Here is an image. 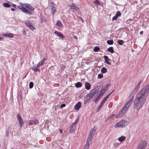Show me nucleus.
Wrapping results in <instances>:
<instances>
[{"label":"nucleus","instance_id":"c03bdc74","mask_svg":"<svg viewBox=\"0 0 149 149\" xmlns=\"http://www.w3.org/2000/svg\"><path fill=\"white\" fill-rule=\"evenodd\" d=\"M65 104H62L60 106V108H62L63 107H65Z\"/></svg>","mask_w":149,"mask_h":149},{"label":"nucleus","instance_id":"8fccbe9b","mask_svg":"<svg viewBox=\"0 0 149 149\" xmlns=\"http://www.w3.org/2000/svg\"><path fill=\"white\" fill-rule=\"evenodd\" d=\"M40 69L37 68L34 70V71H36V72H37V71L40 72Z\"/></svg>","mask_w":149,"mask_h":149},{"label":"nucleus","instance_id":"c9c22d12","mask_svg":"<svg viewBox=\"0 0 149 149\" xmlns=\"http://www.w3.org/2000/svg\"><path fill=\"white\" fill-rule=\"evenodd\" d=\"M118 17V16H121V14L120 12L119 11H118L116 15Z\"/></svg>","mask_w":149,"mask_h":149},{"label":"nucleus","instance_id":"37998d69","mask_svg":"<svg viewBox=\"0 0 149 149\" xmlns=\"http://www.w3.org/2000/svg\"><path fill=\"white\" fill-rule=\"evenodd\" d=\"M118 17L117 16H116V15H115V16H114L113 18H112V20H116L117 19V17Z\"/></svg>","mask_w":149,"mask_h":149},{"label":"nucleus","instance_id":"473e14b6","mask_svg":"<svg viewBox=\"0 0 149 149\" xmlns=\"http://www.w3.org/2000/svg\"><path fill=\"white\" fill-rule=\"evenodd\" d=\"M100 48L97 46H96L94 47V51L95 52H97L98 51L100 50Z\"/></svg>","mask_w":149,"mask_h":149},{"label":"nucleus","instance_id":"de8ad7c7","mask_svg":"<svg viewBox=\"0 0 149 149\" xmlns=\"http://www.w3.org/2000/svg\"><path fill=\"white\" fill-rule=\"evenodd\" d=\"M22 33L24 35H26V32L25 30H23L22 31Z\"/></svg>","mask_w":149,"mask_h":149},{"label":"nucleus","instance_id":"3c124183","mask_svg":"<svg viewBox=\"0 0 149 149\" xmlns=\"http://www.w3.org/2000/svg\"><path fill=\"white\" fill-rule=\"evenodd\" d=\"M106 100H105V99H104V98L103 99V100H102V101L101 102H102L104 104L106 101Z\"/></svg>","mask_w":149,"mask_h":149},{"label":"nucleus","instance_id":"338daca9","mask_svg":"<svg viewBox=\"0 0 149 149\" xmlns=\"http://www.w3.org/2000/svg\"><path fill=\"white\" fill-rule=\"evenodd\" d=\"M74 38L75 39H77V38H76V36H74Z\"/></svg>","mask_w":149,"mask_h":149},{"label":"nucleus","instance_id":"0eeeda50","mask_svg":"<svg viewBox=\"0 0 149 149\" xmlns=\"http://www.w3.org/2000/svg\"><path fill=\"white\" fill-rule=\"evenodd\" d=\"M146 142L145 140H142L140 142L137 149H145L147 145Z\"/></svg>","mask_w":149,"mask_h":149},{"label":"nucleus","instance_id":"9d476101","mask_svg":"<svg viewBox=\"0 0 149 149\" xmlns=\"http://www.w3.org/2000/svg\"><path fill=\"white\" fill-rule=\"evenodd\" d=\"M76 125L72 123L71 126L70 127L69 129L70 132L71 133H72L74 132L75 128H76Z\"/></svg>","mask_w":149,"mask_h":149},{"label":"nucleus","instance_id":"e2e57ef3","mask_svg":"<svg viewBox=\"0 0 149 149\" xmlns=\"http://www.w3.org/2000/svg\"><path fill=\"white\" fill-rule=\"evenodd\" d=\"M108 98V97H107V96H106V97L104 98V99H105V100H107V99Z\"/></svg>","mask_w":149,"mask_h":149},{"label":"nucleus","instance_id":"0e129e2a","mask_svg":"<svg viewBox=\"0 0 149 149\" xmlns=\"http://www.w3.org/2000/svg\"><path fill=\"white\" fill-rule=\"evenodd\" d=\"M115 91V90H114L113 91H111V92L110 93H111V94Z\"/></svg>","mask_w":149,"mask_h":149},{"label":"nucleus","instance_id":"4468645a","mask_svg":"<svg viewBox=\"0 0 149 149\" xmlns=\"http://www.w3.org/2000/svg\"><path fill=\"white\" fill-rule=\"evenodd\" d=\"M81 103L80 102H78V103L75 105V109L77 110H79L81 107Z\"/></svg>","mask_w":149,"mask_h":149},{"label":"nucleus","instance_id":"052dcab7","mask_svg":"<svg viewBox=\"0 0 149 149\" xmlns=\"http://www.w3.org/2000/svg\"><path fill=\"white\" fill-rule=\"evenodd\" d=\"M11 10L12 11H14L15 9L14 8H12L11 9Z\"/></svg>","mask_w":149,"mask_h":149},{"label":"nucleus","instance_id":"aec40b11","mask_svg":"<svg viewBox=\"0 0 149 149\" xmlns=\"http://www.w3.org/2000/svg\"><path fill=\"white\" fill-rule=\"evenodd\" d=\"M54 33L55 34H56L58 37H60L61 38H63V34L60 33L58 31H55L54 32Z\"/></svg>","mask_w":149,"mask_h":149},{"label":"nucleus","instance_id":"13d9d810","mask_svg":"<svg viewBox=\"0 0 149 149\" xmlns=\"http://www.w3.org/2000/svg\"><path fill=\"white\" fill-rule=\"evenodd\" d=\"M12 6H13V7H14V8H15L16 7V5H15V4H13L12 5Z\"/></svg>","mask_w":149,"mask_h":149},{"label":"nucleus","instance_id":"680f3d73","mask_svg":"<svg viewBox=\"0 0 149 149\" xmlns=\"http://www.w3.org/2000/svg\"><path fill=\"white\" fill-rule=\"evenodd\" d=\"M80 19L82 21V22H84V20L82 18H80Z\"/></svg>","mask_w":149,"mask_h":149},{"label":"nucleus","instance_id":"cd10ccee","mask_svg":"<svg viewBox=\"0 0 149 149\" xmlns=\"http://www.w3.org/2000/svg\"><path fill=\"white\" fill-rule=\"evenodd\" d=\"M107 43L110 45H112L113 44V40H109L107 41Z\"/></svg>","mask_w":149,"mask_h":149},{"label":"nucleus","instance_id":"f257e3e1","mask_svg":"<svg viewBox=\"0 0 149 149\" xmlns=\"http://www.w3.org/2000/svg\"><path fill=\"white\" fill-rule=\"evenodd\" d=\"M149 86H146L141 89L137 94L136 98L145 102L149 93Z\"/></svg>","mask_w":149,"mask_h":149},{"label":"nucleus","instance_id":"864d4df0","mask_svg":"<svg viewBox=\"0 0 149 149\" xmlns=\"http://www.w3.org/2000/svg\"><path fill=\"white\" fill-rule=\"evenodd\" d=\"M65 68V66H63L61 67V68L63 70H64Z\"/></svg>","mask_w":149,"mask_h":149},{"label":"nucleus","instance_id":"bb28decb","mask_svg":"<svg viewBox=\"0 0 149 149\" xmlns=\"http://www.w3.org/2000/svg\"><path fill=\"white\" fill-rule=\"evenodd\" d=\"M11 128H8L6 131V136L8 137L9 136V133L11 130Z\"/></svg>","mask_w":149,"mask_h":149},{"label":"nucleus","instance_id":"f3484780","mask_svg":"<svg viewBox=\"0 0 149 149\" xmlns=\"http://www.w3.org/2000/svg\"><path fill=\"white\" fill-rule=\"evenodd\" d=\"M95 130H94L93 128H91L89 136L93 137V136L95 134Z\"/></svg>","mask_w":149,"mask_h":149},{"label":"nucleus","instance_id":"a18cd8bd","mask_svg":"<svg viewBox=\"0 0 149 149\" xmlns=\"http://www.w3.org/2000/svg\"><path fill=\"white\" fill-rule=\"evenodd\" d=\"M114 145L116 147H117L119 145V143H115L114 144Z\"/></svg>","mask_w":149,"mask_h":149},{"label":"nucleus","instance_id":"5701e85b","mask_svg":"<svg viewBox=\"0 0 149 149\" xmlns=\"http://www.w3.org/2000/svg\"><path fill=\"white\" fill-rule=\"evenodd\" d=\"M126 139V137L125 136H122L120 137L118 139V140L120 142L122 141L125 140Z\"/></svg>","mask_w":149,"mask_h":149},{"label":"nucleus","instance_id":"9b49d317","mask_svg":"<svg viewBox=\"0 0 149 149\" xmlns=\"http://www.w3.org/2000/svg\"><path fill=\"white\" fill-rule=\"evenodd\" d=\"M92 138L93 137L88 136L86 144L90 146L92 143Z\"/></svg>","mask_w":149,"mask_h":149},{"label":"nucleus","instance_id":"e433bc0d","mask_svg":"<svg viewBox=\"0 0 149 149\" xmlns=\"http://www.w3.org/2000/svg\"><path fill=\"white\" fill-rule=\"evenodd\" d=\"M103 75L102 74H99L98 75V78L101 79L103 77Z\"/></svg>","mask_w":149,"mask_h":149},{"label":"nucleus","instance_id":"49530a36","mask_svg":"<svg viewBox=\"0 0 149 149\" xmlns=\"http://www.w3.org/2000/svg\"><path fill=\"white\" fill-rule=\"evenodd\" d=\"M41 21L42 22H45V19H44V17H42V18H41Z\"/></svg>","mask_w":149,"mask_h":149},{"label":"nucleus","instance_id":"ddd939ff","mask_svg":"<svg viewBox=\"0 0 149 149\" xmlns=\"http://www.w3.org/2000/svg\"><path fill=\"white\" fill-rule=\"evenodd\" d=\"M3 36L10 38H13L14 37L13 34L11 33H3Z\"/></svg>","mask_w":149,"mask_h":149},{"label":"nucleus","instance_id":"6e6552de","mask_svg":"<svg viewBox=\"0 0 149 149\" xmlns=\"http://www.w3.org/2000/svg\"><path fill=\"white\" fill-rule=\"evenodd\" d=\"M25 24L27 25V27L33 30L35 29V27H34L32 23L30 21L28 20L25 21Z\"/></svg>","mask_w":149,"mask_h":149},{"label":"nucleus","instance_id":"f03ea898","mask_svg":"<svg viewBox=\"0 0 149 149\" xmlns=\"http://www.w3.org/2000/svg\"><path fill=\"white\" fill-rule=\"evenodd\" d=\"M99 92V89L97 87H95V88L91 90L89 94H88L84 98V104H86L89 102L91 99L94 95H97Z\"/></svg>","mask_w":149,"mask_h":149},{"label":"nucleus","instance_id":"58836bf2","mask_svg":"<svg viewBox=\"0 0 149 149\" xmlns=\"http://www.w3.org/2000/svg\"><path fill=\"white\" fill-rule=\"evenodd\" d=\"M95 4L97 5H98L100 4L99 2L97 0H95L94 1Z\"/></svg>","mask_w":149,"mask_h":149},{"label":"nucleus","instance_id":"4be33fe9","mask_svg":"<svg viewBox=\"0 0 149 149\" xmlns=\"http://www.w3.org/2000/svg\"><path fill=\"white\" fill-rule=\"evenodd\" d=\"M107 69L105 67H103L101 69V71L103 73H105L107 72Z\"/></svg>","mask_w":149,"mask_h":149},{"label":"nucleus","instance_id":"72a5a7b5","mask_svg":"<svg viewBox=\"0 0 149 149\" xmlns=\"http://www.w3.org/2000/svg\"><path fill=\"white\" fill-rule=\"evenodd\" d=\"M33 86V83L32 82H31L29 84V87L30 88H32Z\"/></svg>","mask_w":149,"mask_h":149},{"label":"nucleus","instance_id":"5fc2aeb1","mask_svg":"<svg viewBox=\"0 0 149 149\" xmlns=\"http://www.w3.org/2000/svg\"><path fill=\"white\" fill-rule=\"evenodd\" d=\"M101 108H99V107H98V108L97 109L96 111L97 112L99 110L101 109Z\"/></svg>","mask_w":149,"mask_h":149},{"label":"nucleus","instance_id":"39448f33","mask_svg":"<svg viewBox=\"0 0 149 149\" xmlns=\"http://www.w3.org/2000/svg\"><path fill=\"white\" fill-rule=\"evenodd\" d=\"M145 102L135 98L134 102V108L138 111L143 106Z\"/></svg>","mask_w":149,"mask_h":149},{"label":"nucleus","instance_id":"bf43d9fd","mask_svg":"<svg viewBox=\"0 0 149 149\" xmlns=\"http://www.w3.org/2000/svg\"><path fill=\"white\" fill-rule=\"evenodd\" d=\"M140 34L141 35H142L143 34V31H142L140 32Z\"/></svg>","mask_w":149,"mask_h":149},{"label":"nucleus","instance_id":"c756f323","mask_svg":"<svg viewBox=\"0 0 149 149\" xmlns=\"http://www.w3.org/2000/svg\"><path fill=\"white\" fill-rule=\"evenodd\" d=\"M102 95L100 93L98 97L95 99V101L96 102L99 100L102 97Z\"/></svg>","mask_w":149,"mask_h":149},{"label":"nucleus","instance_id":"393cba45","mask_svg":"<svg viewBox=\"0 0 149 149\" xmlns=\"http://www.w3.org/2000/svg\"><path fill=\"white\" fill-rule=\"evenodd\" d=\"M107 51L109 52H110L112 53H113L114 52V51L112 47H109L107 49Z\"/></svg>","mask_w":149,"mask_h":149},{"label":"nucleus","instance_id":"1a4fd4ad","mask_svg":"<svg viewBox=\"0 0 149 149\" xmlns=\"http://www.w3.org/2000/svg\"><path fill=\"white\" fill-rule=\"evenodd\" d=\"M17 118L19 120V123L20 127L22 126L23 124V121L20 114L18 113L17 114Z\"/></svg>","mask_w":149,"mask_h":149},{"label":"nucleus","instance_id":"6ab92c4d","mask_svg":"<svg viewBox=\"0 0 149 149\" xmlns=\"http://www.w3.org/2000/svg\"><path fill=\"white\" fill-rule=\"evenodd\" d=\"M85 87L86 89L89 90L91 88V85L88 82H86L85 84Z\"/></svg>","mask_w":149,"mask_h":149},{"label":"nucleus","instance_id":"79ce46f5","mask_svg":"<svg viewBox=\"0 0 149 149\" xmlns=\"http://www.w3.org/2000/svg\"><path fill=\"white\" fill-rule=\"evenodd\" d=\"M79 120V119L78 118H77L76 120H75V121L73 123L76 125L77 124V122H78Z\"/></svg>","mask_w":149,"mask_h":149},{"label":"nucleus","instance_id":"7ed1b4c3","mask_svg":"<svg viewBox=\"0 0 149 149\" xmlns=\"http://www.w3.org/2000/svg\"><path fill=\"white\" fill-rule=\"evenodd\" d=\"M24 7L21 6H17V8L20 9L23 13H29L30 15H31V11H33L34 9L29 4L25 3L23 5Z\"/></svg>","mask_w":149,"mask_h":149},{"label":"nucleus","instance_id":"2f4dec72","mask_svg":"<svg viewBox=\"0 0 149 149\" xmlns=\"http://www.w3.org/2000/svg\"><path fill=\"white\" fill-rule=\"evenodd\" d=\"M3 5L6 7H9L10 6V5L8 3H4Z\"/></svg>","mask_w":149,"mask_h":149},{"label":"nucleus","instance_id":"a19ab883","mask_svg":"<svg viewBox=\"0 0 149 149\" xmlns=\"http://www.w3.org/2000/svg\"><path fill=\"white\" fill-rule=\"evenodd\" d=\"M115 115V114H112L110 116L108 117L107 119L109 120L113 117Z\"/></svg>","mask_w":149,"mask_h":149},{"label":"nucleus","instance_id":"a878e982","mask_svg":"<svg viewBox=\"0 0 149 149\" xmlns=\"http://www.w3.org/2000/svg\"><path fill=\"white\" fill-rule=\"evenodd\" d=\"M82 86L81 83L79 82L76 83L75 84V87L77 88H79L81 87Z\"/></svg>","mask_w":149,"mask_h":149},{"label":"nucleus","instance_id":"6e6d98bb","mask_svg":"<svg viewBox=\"0 0 149 149\" xmlns=\"http://www.w3.org/2000/svg\"><path fill=\"white\" fill-rule=\"evenodd\" d=\"M111 94V93H110L108 95H107L106 96L108 98Z\"/></svg>","mask_w":149,"mask_h":149},{"label":"nucleus","instance_id":"b1692460","mask_svg":"<svg viewBox=\"0 0 149 149\" xmlns=\"http://www.w3.org/2000/svg\"><path fill=\"white\" fill-rule=\"evenodd\" d=\"M56 9L55 7L54 6H52L51 9V12L53 15H54V13L56 11Z\"/></svg>","mask_w":149,"mask_h":149},{"label":"nucleus","instance_id":"412c9836","mask_svg":"<svg viewBox=\"0 0 149 149\" xmlns=\"http://www.w3.org/2000/svg\"><path fill=\"white\" fill-rule=\"evenodd\" d=\"M46 59L45 58H43L38 63L39 64H40V66H42L43 63H44V61H46Z\"/></svg>","mask_w":149,"mask_h":149},{"label":"nucleus","instance_id":"f8f14e48","mask_svg":"<svg viewBox=\"0 0 149 149\" xmlns=\"http://www.w3.org/2000/svg\"><path fill=\"white\" fill-rule=\"evenodd\" d=\"M110 86V84H107V85L102 89L100 92V93L102 95L105 92L107 88H109Z\"/></svg>","mask_w":149,"mask_h":149},{"label":"nucleus","instance_id":"2eb2a0df","mask_svg":"<svg viewBox=\"0 0 149 149\" xmlns=\"http://www.w3.org/2000/svg\"><path fill=\"white\" fill-rule=\"evenodd\" d=\"M104 58L105 63L108 65H111V63L109 62V58L108 56L105 55L104 56Z\"/></svg>","mask_w":149,"mask_h":149},{"label":"nucleus","instance_id":"69168bd1","mask_svg":"<svg viewBox=\"0 0 149 149\" xmlns=\"http://www.w3.org/2000/svg\"><path fill=\"white\" fill-rule=\"evenodd\" d=\"M2 39V38L0 37V40H1Z\"/></svg>","mask_w":149,"mask_h":149},{"label":"nucleus","instance_id":"603ef678","mask_svg":"<svg viewBox=\"0 0 149 149\" xmlns=\"http://www.w3.org/2000/svg\"><path fill=\"white\" fill-rule=\"evenodd\" d=\"M40 66V64H39L38 63L37 64L36 67L37 68H39Z\"/></svg>","mask_w":149,"mask_h":149},{"label":"nucleus","instance_id":"7c9ffc66","mask_svg":"<svg viewBox=\"0 0 149 149\" xmlns=\"http://www.w3.org/2000/svg\"><path fill=\"white\" fill-rule=\"evenodd\" d=\"M124 42L122 40H119L118 41V44L120 45H123Z\"/></svg>","mask_w":149,"mask_h":149},{"label":"nucleus","instance_id":"a211bd4d","mask_svg":"<svg viewBox=\"0 0 149 149\" xmlns=\"http://www.w3.org/2000/svg\"><path fill=\"white\" fill-rule=\"evenodd\" d=\"M70 6L71 7L72 9L76 11H77L79 10V8L76 6L74 3L72 4Z\"/></svg>","mask_w":149,"mask_h":149},{"label":"nucleus","instance_id":"09e8293b","mask_svg":"<svg viewBox=\"0 0 149 149\" xmlns=\"http://www.w3.org/2000/svg\"><path fill=\"white\" fill-rule=\"evenodd\" d=\"M37 68V67L36 66H33L32 68V69L34 71L35 69Z\"/></svg>","mask_w":149,"mask_h":149},{"label":"nucleus","instance_id":"f704fd0d","mask_svg":"<svg viewBox=\"0 0 149 149\" xmlns=\"http://www.w3.org/2000/svg\"><path fill=\"white\" fill-rule=\"evenodd\" d=\"M141 82V81H140V82L138 84L135 89H136V90H137L139 88Z\"/></svg>","mask_w":149,"mask_h":149},{"label":"nucleus","instance_id":"423d86ee","mask_svg":"<svg viewBox=\"0 0 149 149\" xmlns=\"http://www.w3.org/2000/svg\"><path fill=\"white\" fill-rule=\"evenodd\" d=\"M127 124V121L125 120H121L114 125L116 128L118 127H124Z\"/></svg>","mask_w":149,"mask_h":149},{"label":"nucleus","instance_id":"ea45409f","mask_svg":"<svg viewBox=\"0 0 149 149\" xmlns=\"http://www.w3.org/2000/svg\"><path fill=\"white\" fill-rule=\"evenodd\" d=\"M104 104V103H103L102 102H101V103H100L98 107H99V108H101L102 107V106Z\"/></svg>","mask_w":149,"mask_h":149},{"label":"nucleus","instance_id":"20e7f679","mask_svg":"<svg viewBox=\"0 0 149 149\" xmlns=\"http://www.w3.org/2000/svg\"><path fill=\"white\" fill-rule=\"evenodd\" d=\"M132 99L128 101L125 104L118 114L117 116V118L120 117L123 115L128 110L129 107L133 102Z\"/></svg>","mask_w":149,"mask_h":149},{"label":"nucleus","instance_id":"c85d7f7f","mask_svg":"<svg viewBox=\"0 0 149 149\" xmlns=\"http://www.w3.org/2000/svg\"><path fill=\"white\" fill-rule=\"evenodd\" d=\"M56 25H57V26H61L62 25V24L60 21L58 20L57 22Z\"/></svg>","mask_w":149,"mask_h":149},{"label":"nucleus","instance_id":"4d7b16f0","mask_svg":"<svg viewBox=\"0 0 149 149\" xmlns=\"http://www.w3.org/2000/svg\"><path fill=\"white\" fill-rule=\"evenodd\" d=\"M59 132L60 133H63V131L61 129H60Z\"/></svg>","mask_w":149,"mask_h":149},{"label":"nucleus","instance_id":"dca6fc26","mask_svg":"<svg viewBox=\"0 0 149 149\" xmlns=\"http://www.w3.org/2000/svg\"><path fill=\"white\" fill-rule=\"evenodd\" d=\"M38 123V121L37 120H34L29 121V125H31L33 124H37Z\"/></svg>","mask_w":149,"mask_h":149},{"label":"nucleus","instance_id":"4c0bfd02","mask_svg":"<svg viewBox=\"0 0 149 149\" xmlns=\"http://www.w3.org/2000/svg\"><path fill=\"white\" fill-rule=\"evenodd\" d=\"M90 146L86 144L85 145L84 149H89Z\"/></svg>","mask_w":149,"mask_h":149}]
</instances>
